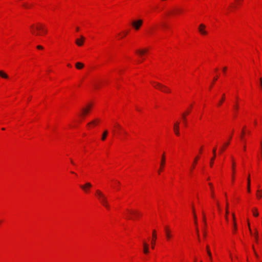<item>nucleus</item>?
I'll list each match as a JSON object with an SVG mask.
<instances>
[{
	"label": "nucleus",
	"instance_id": "nucleus-1",
	"mask_svg": "<svg viewBox=\"0 0 262 262\" xmlns=\"http://www.w3.org/2000/svg\"><path fill=\"white\" fill-rule=\"evenodd\" d=\"M31 32L35 36H40L41 35V32L46 34L47 33V30L44 27V26L40 24L37 25H32L30 26Z\"/></svg>",
	"mask_w": 262,
	"mask_h": 262
},
{
	"label": "nucleus",
	"instance_id": "nucleus-2",
	"mask_svg": "<svg viewBox=\"0 0 262 262\" xmlns=\"http://www.w3.org/2000/svg\"><path fill=\"white\" fill-rule=\"evenodd\" d=\"M96 194L100 202L106 208L108 209L109 205L108 204V202L106 199V197L105 195L101 192L99 190H97L96 192Z\"/></svg>",
	"mask_w": 262,
	"mask_h": 262
},
{
	"label": "nucleus",
	"instance_id": "nucleus-3",
	"mask_svg": "<svg viewBox=\"0 0 262 262\" xmlns=\"http://www.w3.org/2000/svg\"><path fill=\"white\" fill-rule=\"evenodd\" d=\"M153 83L154 84H155V87L156 88H157V89L160 90L161 91H162L163 92H166V93H170V89L166 86H165L160 83H159V82H154Z\"/></svg>",
	"mask_w": 262,
	"mask_h": 262
},
{
	"label": "nucleus",
	"instance_id": "nucleus-4",
	"mask_svg": "<svg viewBox=\"0 0 262 262\" xmlns=\"http://www.w3.org/2000/svg\"><path fill=\"white\" fill-rule=\"evenodd\" d=\"M131 24L136 30H138L143 24V20L142 19L135 20L133 21Z\"/></svg>",
	"mask_w": 262,
	"mask_h": 262
},
{
	"label": "nucleus",
	"instance_id": "nucleus-5",
	"mask_svg": "<svg viewBox=\"0 0 262 262\" xmlns=\"http://www.w3.org/2000/svg\"><path fill=\"white\" fill-rule=\"evenodd\" d=\"M91 107H92V104H89L85 107H83L82 109V113H81V115L82 117H84V116H85L86 114H88L89 113Z\"/></svg>",
	"mask_w": 262,
	"mask_h": 262
},
{
	"label": "nucleus",
	"instance_id": "nucleus-6",
	"mask_svg": "<svg viewBox=\"0 0 262 262\" xmlns=\"http://www.w3.org/2000/svg\"><path fill=\"white\" fill-rule=\"evenodd\" d=\"M80 187L84 192H87L92 187V184L90 182H87L84 185H80Z\"/></svg>",
	"mask_w": 262,
	"mask_h": 262
},
{
	"label": "nucleus",
	"instance_id": "nucleus-7",
	"mask_svg": "<svg viewBox=\"0 0 262 262\" xmlns=\"http://www.w3.org/2000/svg\"><path fill=\"white\" fill-rule=\"evenodd\" d=\"M165 164V154L164 153L162 156L161 161L160 163V168L159 170H158V173H160V172L162 170L163 168L164 167Z\"/></svg>",
	"mask_w": 262,
	"mask_h": 262
},
{
	"label": "nucleus",
	"instance_id": "nucleus-8",
	"mask_svg": "<svg viewBox=\"0 0 262 262\" xmlns=\"http://www.w3.org/2000/svg\"><path fill=\"white\" fill-rule=\"evenodd\" d=\"M84 40V37L82 35H81L80 38H77L76 39L75 43L77 46H81L83 45Z\"/></svg>",
	"mask_w": 262,
	"mask_h": 262
},
{
	"label": "nucleus",
	"instance_id": "nucleus-9",
	"mask_svg": "<svg viewBox=\"0 0 262 262\" xmlns=\"http://www.w3.org/2000/svg\"><path fill=\"white\" fill-rule=\"evenodd\" d=\"M173 131L175 133V134L177 136L180 135V132H179V122H177L174 123L173 125Z\"/></svg>",
	"mask_w": 262,
	"mask_h": 262
},
{
	"label": "nucleus",
	"instance_id": "nucleus-10",
	"mask_svg": "<svg viewBox=\"0 0 262 262\" xmlns=\"http://www.w3.org/2000/svg\"><path fill=\"white\" fill-rule=\"evenodd\" d=\"M205 26L203 24H201L199 27V31L203 35L207 34V31L205 30Z\"/></svg>",
	"mask_w": 262,
	"mask_h": 262
},
{
	"label": "nucleus",
	"instance_id": "nucleus-11",
	"mask_svg": "<svg viewBox=\"0 0 262 262\" xmlns=\"http://www.w3.org/2000/svg\"><path fill=\"white\" fill-rule=\"evenodd\" d=\"M152 237H153V238H152V241H151V248H152V249H154L155 244V240H156V239L157 238L156 232L155 230L153 231Z\"/></svg>",
	"mask_w": 262,
	"mask_h": 262
},
{
	"label": "nucleus",
	"instance_id": "nucleus-12",
	"mask_svg": "<svg viewBox=\"0 0 262 262\" xmlns=\"http://www.w3.org/2000/svg\"><path fill=\"white\" fill-rule=\"evenodd\" d=\"M212 152H213V157H212L211 159V160H210V166L212 167L213 164V161H214V160L215 158V156H216V148L214 147L212 150Z\"/></svg>",
	"mask_w": 262,
	"mask_h": 262
},
{
	"label": "nucleus",
	"instance_id": "nucleus-13",
	"mask_svg": "<svg viewBox=\"0 0 262 262\" xmlns=\"http://www.w3.org/2000/svg\"><path fill=\"white\" fill-rule=\"evenodd\" d=\"M143 246H144V253L145 254H147L149 252V248H148V245L145 242H143Z\"/></svg>",
	"mask_w": 262,
	"mask_h": 262
},
{
	"label": "nucleus",
	"instance_id": "nucleus-14",
	"mask_svg": "<svg viewBox=\"0 0 262 262\" xmlns=\"http://www.w3.org/2000/svg\"><path fill=\"white\" fill-rule=\"evenodd\" d=\"M165 235L166 236L167 239H170L171 237V235L170 232L168 229H167L166 227L165 228Z\"/></svg>",
	"mask_w": 262,
	"mask_h": 262
},
{
	"label": "nucleus",
	"instance_id": "nucleus-15",
	"mask_svg": "<svg viewBox=\"0 0 262 262\" xmlns=\"http://www.w3.org/2000/svg\"><path fill=\"white\" fill-rule=\"evenodd\" d=\"M75 67L77 69L80 70L84 67V64L81 62H78L76 63Z\"/></svg>",
	"mask_w": 262,
	"mask_h": 262
},
{
	"label": "nucleus",
	"instance_id": "nucleus-16",
	"mask_svg": "<svg viewBox=\"0 0 262 262\" xmlns=\"http://www.w3.org/2000/svg\"><path fill=\"white\" fill-rule=\"evenodd\" d=\"M0 76L3 78L8 79V76L3 71H0Z\"/></svg>",
	"mask_w": 262,
	"mask_h": 262
},
{
	"label": "nucleus",
	"instance_id": "nucleus-17",
	"mask_svg": "<svg viewBox=\"0 0 262 262\" xmlns=\"http://www.w3.org/2000/svg\"><path fill=\"white\" fill-rule=\"evenodd\" d=\"M247 191L248 192H250V176H248L247 179Z\"/></svg>",
	"mask_w": 262,
	"mask_h": 262
},
{
	"label": "nucleus",
	"instance_id": "nucleus-18",
	"mask_svg": "<svg viewBox=\"0 0 262 262\" xmlns=\"http://www.w3.org/2000/svg\"><path fill=\"white\" fill-rule=\"evenodd\" d=\"M256 196L258 199H260L262 196V191L261 190H258L257 191Z\"/></svg>",
	"mask_w": 262,
	"mask_h": 262
},
{
	"label": "nucleus",
	"instance_id": "nucleus-19",
	"mask_svg": "<svg viewBox=\"0 0 262 262\" xmlns=\"http://www.w3.org/2000/svg\"><path fill=\"white\" fill-rule=\"evenodd\" d=\"M107 134H108V132H107V130H105V131L103 132V135H102V138H101V139H102V140L103 141H104V140H105V139H106V136H107Z\"/></svg>",
	"mask_w": 262,
	"mask_h": 262
},
{
	"label": "nucleus",
	"instance_id": "nucleus-20",
	"mask_svg": "<svg viewBox=\"0 0 262 262\" xmlns=\"http://www.w3.org/2000/svg\"><path fill=\"white\" fill-rule=\"evenodd\" d=\"M198 159H199V157H196L195 158L194 162H193L194 164H193V165H192V166L191 167V171H192V169L194 168V165L197 163V161H198Z\"/></svg>",
	"mask_w": 262,
	"mask_h": 262
},
{
	"label": "nucleus",
	"instance_id": "nucleus-21",
	"mask_svg": "<svg viewBox=\"0 0 262 262\" xmlns=\"http://www.w3.org/2000/svg\"><path fill=\"white\" fill-rule=\"evenodd\" d=\"M136 53L139 55H142L144 53V51L142 50H139L136 51Z\"/></svg>",
	"mask_w": 262,
	"mask_h": 262
},
{
	"label": "nucleus",
	"instance_id": "nucleus-22",
	"mask_svg": "<svg viewBox=\"0 0 262 262\" xmlns=\"http://www.w3.org/2000/svg\"><path fill=\"white\" fill-rule=\"evenodd\" d=\"M232 171H233V173H234V170H235V163L234 161V159L233 157H232Z\"/></svg>",
	"mask_w": 262,
	"mask_h": 262
},
{
	"label": "nucleus",
	"instance_id": "nucleus-23",
	"mask_svg": "<svg viewBox=\"0 0 262 262\" xmlns=\"http://www.w3.org/2000/svg\"><path fill=\"white\" fill-rule=\"evenodd\" d=\"M189 113V112L184 113L182 114V118L184 122H185V116Z\"/></svg>",
	"mask_w": 262,
	"mask_h": 262
},
{
	"label": "nucleus",
	"instance_id": "nucleus-24",
	"mask_svg": "<svg viewBox=\"0 0 262 262\" xmlns=\"http://www.w3.org/2000/svg\"><path fill=\"white\" fill-rule=\"evenodd\" d=\"M208 254L210 260L212 261V255H211V253L210 250H208Z\"/></svg>",
	"mask_w": 262,
	"mask_h": 262
},
{
	"label": "nucleus",
	"instance_id": "nucleus-25",
	"mask_svg": "<svg viewBox=\"0 0 262 262\" xmlns=\"http://www.w3.org/2000/svg\"><path fill=\"white\" fill-rule=\"evenodd\" d=\"M99 120H95L92 121L91 122L88 123V125H90L91 124H95L96 122H99Z\"/></svg>",
	"mask_w": 262,
	"mask_h": 262
},
{
	"label": "nucleus",
	"instance_id": "nucleus-26",
	"mask_svg": "<svg viewBox=\"0 0 262 262\" xmlns=\"http://www.w3.org/2000/svg\"><path fill=\"white\" fill-rule=\"evenodd\" d=\"M224 96H225V95L224 94L223 95V97H222V99H221V101H220L219 103V105H221L222 103H223V101L224 100Z\"/></svg>",
	"mask_w": 262,
	"mask_h": 262
},
{
	"label": "nucleus",
	"instance_id": "nucleus-27",
	"mask_svg": "<svg viewBox=\"0 0 262 262\" xmlns=\"http://www.w3.org/2000/svg\"><path fill=\"white\" fill-rule=\"evenodd\" d=\"M259 86L261 89H262V78H259Z\"/></svg>",
	"mask_w": 262,
	"mask_h": 262
},
{
	"label": "nucleus",
	"instance_id": "nucleus-28",
	"mask_svg": "<svg viewBox=\"0 0 262 262\" xmlns=\"http://www.w3.org/2000/svg\"><path fill=\"white\" fill-rule=\"evenodd\" d=\"M228 203L227 202L226 203V213H228L229 211L228 210Z\"/></svg>",
	"mask_w": 262,
	"mask_h": 262
},
{
	"label": "nucleus",
	"instance_id": "nucleus-29",
	"mask_svg": "<svg viewBox=\"0 0 262 262\" xmlns=\"http://www.w3.org/2000/svg\"><path fill=\"white\" fill-rule=\"evenodd\" d=\"M257 211H258V210H257V208H253V209L252 210L253 213H257Z\"/></svg>",
	"mask_w": 262,
	"mask_h": 262
},
{
	"label": "nucleus",
	"instance_id": "nucleus-30",
	"mask_svg": "<svg viewBox=\"0 0 262 262\" xmlns=\"http://www.w3.org/2000/svg\"><path fill=\"white\" fill-rule=\"evenodd\" d=\"M36 47L38 49H43V47L40 45H38Z\"/></svg>",
	"mask_w": 262,
	"mask_h": 262
},
{
	"label": "nucleus",
	"instance_id": "nucleus-31",
	"mask_svg": "<svg viewBox=\"0 0 262 262\" xmlns=\"http://www.w3.org/2000/svg\"><path fill=\"white\" fill-rule=\"evenodd\" d=\"M23 6L25 7V8H28L29 7V5L27 4H23Z\"/></svg>",
	"mask_w": 262,
	"mask_h": 262
},
{
	"label": "nucleus",
	"instance_id": "nucleus-32",
	"mask_svg": "<svg viewBox=\"0 0 262 262\" xmlns=\"http://www.w3.org/2000/svg\"><path fill=\"white\" fill-rule=\"evenodd\" d=\"M244 134H245V132H244V129H243V130H242V135H241V139H243V135H244Z\"/></svg>",
	"mask_w": 262,
	"mask_h": 262
},
{
	"label": "nucleus",
	"instance_id": "nucleus-33",
	"mask_svg": "<svg viewBox=\"0 0 262 262\" xmlns=\"http://www.w3.org/2000/svg\"><path fill=\"white\" fill-rule=\"evenodd\" d=\"M238 105H237V104H236V105L234 106V108H235V111H237V110H238Z\"/></svg>",
	"mask_w": 262,
	"mask_h": 262
},
{
	"label": "nucleus",
	"instance_id": "nucleus-34",
	"mask_svg": "<svg viewBox=\"0 0 262 262\" xmlns=\"http://www.w3.org/2000/svg\"><path fill=\"white\" fill-rule=\"evenodd\" d=\"M224 149H225V148L222 147L220 149V153H222L224 151Z\"/></svg>",
	"mask_w": 262,
	"mask_h": 262
},
{
	"label": "nucleus",
	"instance_id": "nucleus-35",
	"mask_svg": "<svg viewBox=\"0 0 262 262\" xmlns=\"http://www.w3.org/2000/svg\"><path fill=\"white\" fill-rule=\"evenodd\" d=\"M209 186H210L211 189H212V188H213V186H212V183H209Z\"/></svg>",
	"mask_w": 262,
	"mask_h": 262
},
{
	"label": "nucleus",
	"instance_id": "nucleus-36",
	"mask_svg": "<svg viewBox=\"0 0 262 262\" xmlns=\"http://www.w3.org/2000/svg\"><path fill=\"white\" fill-rule=\"evenodd\" d=\"M226 69H227V68L226 67H224L223 68V72H225L226 71Z\"/></svg>",
	"mask_w": 262,
	"mask_h": 262
},
{
	"label": "nucleus",
	"instance_id": "nucleus-37",
	"mask_svg": "<svg viewBox=\"0 0 262 262\" xmlns=\"http://www.w3.org/2000/svg\"><path fill=\"white\" fill-rule=\"evenodd\" d=\"M216 204H217V206H218L219 209L220 210L219 203V202H218V201H217Z\"/></svg>",
	"mask_w": 262,
	"mask_h": 262
},
{
	"label": "nucleus",
	"instance_id": "nucleus-38",
	"mask_svg": "<svg viewBox=\"0 0 262 262\" xmlns=\"http://www.w3.org/2000/svg\"><path fill=\"white\" fill-rule=\"evenodd\" d=\"M257 236H258V233H257V232H256V235H255V238H256V239H257Z\"/></svg>",
	"mask_w": 262,
	"mask_h": 262
},
{
	"label": "nucleus",
	"instance_id": "nucleus-39",
	"mask_svg": "<svg viewBox=\"0 0 262 262\" xmlns=\"http://www.w3.org/2000/svg\"><path fill=\"white\" fill-rule=\"evenodd\" d=\"M229 144V142H227V143H226L225 144V146H228Z\"/></svg>",
	"mask_w": 262,
	"mask_h": 262
},
{
	"label": "nucleus",
	"instance_id": "nucleus-40",
	"mask_svg": "<svg viewBox=\"0 0 262 262\" xmlns=\"http://www.w3.org/2000/svg\"><path fill=\"white\" fill-rule=\"evenodd\" d=\"M71 162L72 164L75 165V163L74 162V161L72 160H71Z\"/></svg>",
	"mask_w": 262,
	"mask_h": 262
},
{
	"label": "nucleus",
	"instance_id": "nucleus-41",
	"mask_svg": "<svg viewBox=\"0 0 262 262\" xmlns=\"http://www.w3.org/2000/svg\"><path fill=\"white\" fill-rule=\"evenodd\" d=\"M71 162L72 164L75 165V163L74 162V161L72 160H71Z\"/></svg>",
	"mask_w": 262,
	"mask_h": 262
},
{
	"label": "nucleus",
	"instance_id": "nucleus-42",
	"mask_svg": "<svg viewBox=\"0 0 262 262\" xmlns=\"http://www.w3.org/2000/svg\"><path fill=\"white\" fill-rule=\"evenodd\" d=\"M185 118H187V117L185 116ZM184 124L186 125L187 123H186V119H185V122H184Z\"/></svg>",
	"mask_w": 262,
	"mask_h": 262
},
{
	"label": "nucleus",
	"instance_id": "nucleus-43",
	"mask_svg": "<svg viewBox=\"0 0 262 262\" xmlns=\"http://www.w3.org/2000/svg\"><path fill=\"white\" fill-rule=\"evenodd\" d=\"M116 183H117V185L120 184V182H119V181H116Z\"/></svg>",
	"mask_w": 262,
	"mask_h": 262
},
{
	"label": "nucleus",
	"instance_id": "nucleus-44",
	"mask_svg": "<svg viewBox=\"0 0 262 262\" xmlns=\"http://www.w3.org/2000/svg\"><path fill=\"white\" fill-rule=\"evenodd\" d=\"M116 183H117V185L120 184V182H119V181H116Z\"/></svg>",
	"mask_w": 262,
	"mask_h": 262
},
{
	"label": "nucleus",
	"instance_id": "nucleus-45",
	"mask_svg": "<svg viewBox=\"0 0 262 262\" xmlns=\"http://www.w3.org/2000/svg\"><path fill=\"white\" fill-rule=\"evenodd\" d=\"M194 220H195V224H196V216H194Z\"/></svg>",
	"mask_w": 262,
	"mask_h": 262
},
{
	"label": "nucleus",
	"instance_id": "nucleus-46",
	"mask_svg": "<svg viewBox=\"0 0 262 262\" xmlns=\"http://www.w3.org/2000/svg\"><path fill=\"white\" fill-rule=\"evenodd\" d=\"M179 11V10H176L173 11L174 12H178Z\"/></svg>",
	"mask_w": 262,
	"mask_h": 262
},
{
	"label": "nucleus",
	"instance_id": "nucleus-47",
	"mask_svg": "<svg viewBox=\"0 0 262 262\" xmlns=\"http://www.w3.org/2000/svg\"><path fill=\"white\" fill-rule=\"evenodd\" d=\"M206 248H207V252H208V250H209V247H208V246H207Z\"/></svg>",
	"mask_w": 262,
	"mask_h": 262
},
{
	"label": "nucleus",
	"instance_id": "nucleus-48",
	"mask_svg": "<svg viewBox=\"0 0 262 262\" xmlns=\"http://www.w3.org/2000/svg\"><path fill=\"white\" fill-rule=\"evenodd\" d=\"M217 79V77H214L213 80L216 81Z\"/></svg>",
	"mask_w": 262,
	"mask_h": 262
},
{
	"label": "nucleus",
	"instance_id": "nucleus-49",
	"mask_svg": "<svg viewBox=\"0 0 262 262\" xmlns=\"http://www.w3.org/2000/svg\"><path fill=\"white\" fill-rule=\"evenodd\" d=\"M248 226H249V230H250V232L251 233V229H250V225H249V224H248Z\"/></svg>",
	"mask_w": 262,
	"mask_h": 262
},
{
	"label": "nucleus",
	"instance_id": "nucleus-50",
	"mask_svg": "<svg viewBox=\"0 0 262 262\" xmlns=\"http://www.w3.org/2000/svg\"><path fill=\"white\" fill-rule=\"evenodd\" d=\"M232 217H233V220L235 221V216L233 214L232 215Z\"/></svg>",
	"mask_w": 262,
	"mask_h": 262
},
{
	"label": "nucleus",
	"instance_id": "nucleus-51",
	"mask_svg": "<svg viewBox=\"0 0 262 262\" xmlns=\"http://www.w3.org/2000/svg\"><path fill=\"white\" fill-rule=\"evenodd\" d=\"M203 221H204V222L205 223L206 222V219L205 218V217H203Z\"/></svg>",
	"mask_w": 262,
	"mask_h": 262
},
{
	"label": "nucleus",
	"instance_id": "nucleus-52",
	"mask_svg": "<svg viewBox=\"0 0 262 262\" xmlns=\"http://www.w3.org/2000/svg\"><path fill=\"white\" fill-rule=\"evenodd\" d=\"M79 27H77V28H76V31H79Z\"/></svg>",
	"mask_w": 262,
	"mask_h": 262
},
{
	"label": "nucleus",
	"instance_id": "nucleus-53",
	"mask_svg": "<svg viewBox=\"0 0 262 262\" xmlns=\"http://www.w3.org/2000/svg\"><path fill=\"white\" fill-rule=\"evenodd\" d=\"M143 50L144 51V53H146L147 51V49H144Z\"/></svg>",
	"mask_w": 262,
	"mask_h": 262
},
{
	"label": "nucleus",
	"instance_id": "nucleus-54",
	"mask_svg": "<svg viewBox=\"0 0 262 262\" xmlns=\"http://www.w3.org/2000/svg\"><path fill=\"white\" fill-rule=\"evenodd\" d=\"M234 228H235V229H236V224H235V223H234Z\"/></svg>",
	"mask_w": 262,
	"mask_h": 262
},
{
	"label": "nucleus",
	"instance_id": "nucleus-55",
	"mask_svg": "<svg viewBox=\"0 0 262 262\" xmlns=\"http://www.w3.org/2000/svg\"><path fill=\"white\" fill-rule=\"evenodd\" d=\"M204 236H205L206 235V233L205 232H204Z\"/></svg>",
	"mask_w": 262,
	"mask_h": 262
},
{
	"label": "nucleus",
	"instance_id": "nucleus-56",
	"mask_svg": "<svg viewBox=\"0 0 262 262\" xmlns=\"http://www.w3.org/2000/svg\"><path fill=\"white\" fill-rule=\"evenodd\" d=\"M256 216H257L258 214V213H256V214H254Z\"/></svg>",
	"mask_w": 262,
	"mask_h": 262
},
{
	"label": "nucleus",
	"instance_id": "nucleus-57",
	"mask_svg": "<svg viewBox=\"0 0 262 262\" xmlns=\"http://www.w3.org/2000/svg\"><path fill=\"white\" fill-rule=\"evenodd\" d=\"M255 256H256L257 257H258V255H257V254L256 253H255Z\"/></svg>",
	"mask_w": 262,
	"mask_h": 262
},
{
	"label": "nucleus",
	"instance_id": "nucleus-58",
	"mask_svg": "<svg viewBox=\"0 0 262 262\" xmlns=\"http://www.w3.org/2000/svg\"><path fill=\"white\" fill-rule=\"evenodd\" d=\"M244 150H245V149H246V146H244Z\"/></svg>",
	"mask_w": 262,
	"mask_h": 262
},
{
	"label": "nucleus",
	"instance_id": "nucleus-59",
	"mask_svg": "<svg viewBox=\"0 0 262 262\" xmlns=\"http://www.w3.org/2000/svg\"><path fill=\"white\" fill-rule=\"evenodd\" d=\"M68 66H69V67H71V66L70 64H68Z\"/></svg>",
	"mask_w": 262,
	"mask_h": 262
},
{
	"label": "nucleus",
	"instance_id": "nucleus-60",
	"mask_svg": "<svg viewBox=\"0 0 262 262\" xmlns=\"http://www.w3.org/2000/svg\"><path fill=\"white\" fill-rule=\"evenodd\" d=\"M260 144H261V148H262V142H261Z\"/></svg>",
	"mask_w": 262,
	"mask_h": 262
},
{
	"label": "nucleus",
	"instance_id": "nucleus-61",
	"mask_svg": "<svg viewBox=\"0 0 262 262\" xmlns=\"http://www.w3.org/2000/svg\"><path fill=\"white\" fill-rule=\"evenodd\" d=\"M5 128H2V130H5Z\"/></svg>",
	"mask_w": 262,
	"mask_h": 262
},
{
	"label": "nucleus",
	"instance_id": "nucleus-62",
	"mask_svg": "<svg viewBox=\"0 0 262 262\" xmlns=\"http://www.w3.org/2000/svg\"><path fill=\"white\" fill-rule=\"evenodd\" d=\"M71 173H74V172L73 171H71Z\"/></svg>",
	"mask_w": 262,
	"mask_h": 262
},
{
	"label": "nucleus",
	"instance_id": "nucleus-63",
	"mask_svg": "<svg viewBox=\"0 0 262 262\" xmlns=\"http://www.w3.org/2000/svg\"><path fill=\"white\" fill-rule=\"evenodd\" d=\"M201 262H202V261H201Z\"/></svg>",
	"mask_w": 262,
	"mask_h": 262
}]
</instances>
